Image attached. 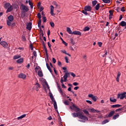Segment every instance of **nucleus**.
<instances>
[{"label": "nucleus", "instance_id": "16", "mask_svg": "<svg viewBox=\"0 0 126 126\" xmlns=\"http://www.w3.org/2000/svg\"><path fill=\"white\" fill-rule=\"evenodd\" d=\"M32 23H29V24H28L27 26V29H28V30H31L32 28Z\"/></svg>", "mask_w": 126, "mask_h": 126}, {"label": "nucleus", "instance_id": "13", "mask_svg": "<svg viewBox=\"0 0 126 126\" xmlns=\"http://www.w3.org/2000/svg\"><path fill=\"white\" fill-rule=\"evenodd\" d=\"M68 75H69V73H66L63 76L64 82H66V80L67 79Z\"/></svg>", "mask_w": 126, "mask_h": 126}, {"label": "nucleus", "instance_id": "6", "mask_svg": "<svg viewBox=\"0 0 126 126\" xmlns=\"http://www.w3.org/2000/svg\"><path fill=\"white\" fill-rule=\"evenodd\" d=\"M19 78H21L22 79L25 80L26 79L27 76L25 74H23V73H21L18 75Z\"/></svg>", "mask_w": 126, "mask_h": 126}, {"label": "nucleus", "instance_id": "55", "mask_svg": "<svg viewBox=\"0 0 126 126\" xmlns=\"http://www.w3.org/2000/svg\"><path fill=\"white\" fill-rule=\"evenodd\" d=\"M70 74L72 76H73V77H75V75L74 73H73V72H71Z\"/></svg>", "mask_w": 126, "mask_h": 126}, {"label": "nucleus", "instance_id": "23", "mask_svg": "<svg viewBox=\"0 0 126 126\" xmlns=\"http://www.w3.org/2000/svg\"><path fill=\"white\" fill-rule=\"evenodd\" d=\"M13 19H14V18L12 15H10L9 17H8V20L10 21H13Z\"/></svg>", "mask_w": 126, "mask_h": 126}, {"label": "nucleus", "instance_id": "46", "mask_svg": "<svg viewBox=\"0 0 126 126\" xmlns=\"http://www.w3.org/2000/svg\"><path fill=\"white\" fill-rule=\"evenodd\" d=\"M82 12L84 13V14H85L86 15H87V14H88L87 13V11L85 10H83Z\"/></svg>", "mask_w": 126, "mask_h": 126}, {"label": "nucleus", "instance_id": "53", "mask_svg": "<svg viewBox=\"0 0 126 126\" xmlns=\"http://www.w3.org/2000/svg\"><path fill=\"white\" fill-rule=\"evenodd\" d=\"M83 58L84 59V60H86V59H87V56H86V55H84L83 56Z\"/></svg>", "mask_w": 126, "mask_h": 126}, {"label": "nucleus", "instance_id": "1", "mask_svg": "<svg viewBox=\"0 0 126 126\" xmlns=\"http://www.w3.org/2000/svg\"><path fill=\"white\" fill-rule=\"evenodd\" d=\"M72 104V106H70V108L71 110H74V111H75V112L77 113H73L72 114L73 118H76L77 117L79 119H81V120H84V121H88V118L86 116L83 115V114H82V112H80V109L77 107V106H75V105H74L73 103Z\"/></svg>", "mask_w": 126, "mask_h": 126}, {"label": "nucleus", "instance_id": "61", "mask_svg": "<svg viewBox=\"0 0 126 126\" xmlns=\"http://www.w3.org/2000/svg\"><path fill=\"white\" fill-rule=\"evenodd\" d=\"M27 67V68H28V69H29V68L30 67V64L29 63L26 66Z\"/></svg>", "mask_w": 126, "mask_h": 126}, {"label": "nucleus", "instance_id": "21", "mask_svg": "<svg viewBox=\"0 0 126 126\" xmlns=\"http://www.w3.org/2000/svg\"><path fill=\"white\" fill-rule=\"evenodd\" d=\"M113 12L112 10L109 11V19H112L113 18Z\"/></svg>", "mask_w": 126, "mask_h": 126}, {"label": "nucleus", "instance_id": "22", "mask_svg": "<svg viewBox=\"0 0 126 126\" xmlns=\"http://www.w3.org/2000/svg\"><path fill=\"white\" fill-rule=\"evenodd\" d=\"M34 70L35 72H37V71H40V70H41V67H40V66H37L34 68Z\"/></svg>", "mask_w": 126, "mask_h": 126}, {"label": "nucleus", "instance_id": "18", "mask_svg": "<svg viewBox=\"0 0 126 126\" xmlns=\"http://www.w3.org/2000/svg\"><path fill=\"white\" fill-rule=\"evenodd\" d=\"M61 53H62L63 54H65V55H67V56H68L69 57H71L70 54L67 53L66 52V51H65V50H61Z\"/></svg>", "mask_w": 126, "mask_h": 126}, {"label": "nucleus", "instance_id": "52", "mask_svg": "<svg viewBox=\"0 0 126 126\" xmlns=\"http://www.w3.org/2000/svg\"><path fill=\"white\" fill-rule=\"evenodd\" d=\"M73 85L74 86H77V85H78V83L77 82H74L73 83Z\"/></svg>", "mask_w": 126, "mask_h": 126}, {"label": "nucleus", "instance_id": "8", "mask_svg": "<svg viewBox=\"0 0 126 126\" xmlns=\"http://www.w3.org/2000/svg\"><path fill=\"white\" fill-rule=\"evenodd\" d=\"M89 111L90 113H100V111L94 108H90Z\"/></svg>", "mask_w": 126, "mask_h": 126}, {"label": "nucleus", "instance_id": "20", "mask_svg": "<svg viewBox=\"0 0 126 126\" xmlns=\"http://www.w3.org/2000/svg\"><path fill=\"white\" fill-rule=\"evenodd\" d=\"M120 107H122V105L115 104L111 106V108H120Z\"/></svg>", "mask_w": 126, "mask_h": 126}, {"label": "nucleus", "instance_id": "12", "mask_svg": "<svg viewBox=\"0 0 126 126\" xmlns=\"http://www.w3.org/2000/svg\"><path fill=\"white\" fill-rule=\"evenodd\" d=\"M72 35H78V36H81V32L75 31L73 32Z\"/></svg>", "mask_w": 126, "mask_h": 126}, {"label": "nucleus", "instance_id": "17", "mask_svg": "<svg viewBox=\"0 0 126 126\" xmlns=\"http://www.w3.org/2000/svg\"><path fill=\"white\" fill-rule=\"evenodd\" d=\"M66 31L68 33V34H70L71 35H72V33L73 32H72V31H71V30L68 27L66 28Z\"/></svg>", "mask_w": 126, "mask_h": 126}, {"label": "nucleus", "instance_id": "43", "mask_svg": "<svg viewBox=\"0 0 126 126\" xmlns=\"http://www.w3.org/2000/svg\"><path fill=\"white\" fill-rule=\"evenodd\" d=\"M64 59L65 61V63H68L69 62H68V58H67V57H65Z\"/></svg>", "mask_w": 126, "mask_h": 126}, {"label": "nucleus", "instance_id": "51", "mask_svg": "<svg viewBox=\"0 0 126 126\" xmlns=\"http://www.w3.org/2000/svg\"><path fill=\"white\" fill-rule=\"evenodd\" d=\"M121 11H123V12L126 11V9H125V7H123L121 8Z\"/></svg>", "mask_w": 126, "mask_h": 126}, {"label": "nucleus", "instance_id": "5", "mask_svg": "<svg viewBox=\"0 0 126 126\" xmlns=\"http://www.w3.org/2000/svg\"><path fill=\"white\" fill-rule=\"evenodd\" d=\"M89 98H91L94 102H96L97 101V96H95L93 94H90L88 95Z\"/></svg>", "mask_w": 126, "mask_h": 126}, {"label": "nucleus", "instance_id": "60", "mask_svg": "<svg viewBox=\"0 0 126 126\" xmlns=\"http://www.w3.org/2000/svg\"><path fill=\"white\" fill-rule=\"evenodd\" d=\"M22 40L23 41H26V38L25 37V36L22 37Z\"/></svg>", "mask_w": 126, "mask_h": 126}, {"label": "nucleus", "instance_id": "10", "mask_svg": "<svg viewBox=\"0 0 126 126\" xmlns=\"http://www.w3.org/2000/svg\"><path fill=\"white\" fill-rule=\"evenodd\" d=\"M54 9H55V7H54V6L51 5L50 6V13L52 16H54L55 15V14L54 13Z\"/></svg>", "mask_w": 126, "mask_h": 126}, {"label": "nucleus", "instance_id": "25", "mask_svg": "<svg viewBox=\"0 0 126 126\" xmlns=\"http://www.w3.org/2000/svg\"><path fill=\"white\" fill-rule=\"evenodd\" d=\"M110 101L113 103H116V102H117V99L114 97H110Z\"/></svg>", "mask_w": 126, "mask_h": 126}, {"label": "nucleus", "instance_id": "27", "mask_svg": "<svg viewBox=\"0 0 126 126\" xmlns=\"http://www.w3.org/2000/svg\"><path fill=\"white\" fill-rule=\"evenodd\" d=\"M119 117H120V114H117L113 116V119L114 120H117V119H118V118H119Z\"/></svg>", "mask_w": 126, "mask_h": 126}, {"label": "nucleus", "instance_id": "9", "mask_svg": "<svg viewBox=\"0 0 126 126\" xmlns=\"http://www.w3.org/2000/svg\"><path fill=\"white\" fill-rule=\"evenodd\" d=\"M34 89L36 90V91H39V88H40V84L38 83H36L33 87Z\"/></svg>", "mask_w": 126, "mask_h": 126}, {"label": "nucleus", "instance_id": "39", "mask_svg": "<svg viewBox=\"0 0 126 126\" xmlns=\"http://www.w3.org/2000/svg\"><path fill=\"white\" fill-rule=\"evenodd\" d=\"M62 40V43L63 44V45H64L65 46H67V43H66L65 41H64V40H63V38H61Z\"/></svg>", "mask_w": 126, "mask_h": 126}, {"label": "nucleus", "instance_id": "44", "mask_svg": "<svg viewBox=\"0 0 126 126\" xmlns=\"http://www.w3.org/2000/svg\"><path fill=\"white\" fill-rule=\"evenodd\" d=\"M64 105H68L69 104V101H68V100H65L64 102Z\"/></svg>", "mask_w": 126, "mask_h": 126}, {"label": "nucleus", "instance_id": "24", "mask_svg": "<svg viewBox=\"0 0 126 126\" xmlns=\"http://www.w3.org/2000/svg\"><path fill=\"white\" fill-rule=\"evenodd\" d=\"M38 75L40 76V77H43V72H42V70L40 71H38L37 72Z\"/></svg>", "mask_w": 126, "mask_h": 126}, {"label": "nucleus", "instance_id": "56", "mask_svg": "<svg viewBox=\"0 0 126 126\" xmlns=\"http://www.w3.org/2000/svg\"><path fill=\"white\" fill-rule=\"evenodd\" d=\"M52 61H53V63H55L57 62V61H56V59L55 58H53Z\"/></svg>", "mask_w": 126, "mask_h": 126}, {"label": "nucleus", "instance_id": "64", "mask_svg": "<svg viewBox=\"0 0 126 126\" xmlns=\"http://www.w3.org/2000/svg\"><path fill=\"white\" fill-rule=\"evenodd\" d=\"M8 69H9V70H12L13 69V67H9Z\"/></svg>", "mask_w": 126, "mask_h": 126}, {"label": "nucleus", "instance_id": "62", "mask_svg": "<svg viewBox=\"0 0 126 126\" xmlns=\"http://www.w3.org/2000/svg\"><path fill=\"white\" fill-rule=\"evenodd\" d=\"M30 48H31L32 51H33V45L31 44L30 45Z\"/></svg>", "mask_w": 126, "mask_h": 126}, {"label": "nucleus", "instance_id": "48", "mask_svg": "<svg viewBox=\"0 0 126 126\" xmlns=\"http://www.w3.org/2000/svg\"><path fill=\"white\" fill-rule=\"evenodd\" d=\"M86 102H87V103H88L89 104H90V105H92V101H91L90 100H86Z\"/></svg>", "mask_w": 126, "mask_h": 126}, {"label": "nucleus", "instance_id": "59", "mask_svg": "<svg viewBox=\"0 0 126 126\" xmlns=\"http://www.w3.org/2000/svg\"><path fill=\"white\" fill-rule=\"evenodd\" d=\"M48 46L49 48H51V47H52V45L51 44V43H50V42H48Z\"/></svg>", "mask_w": 126, "mask_h": 126}, {"label": "nucleus", "instance_id": "35", "mask_svg": "<svg viewBox=\"0 0 126 126\" xmlns=\"http://www.w3.org/2000/svg\"><path fill=\"white\" fill-rule=\"evenodd\" d=\"M103 2H105V3H110L111 2V0H102Z\"/></svg>", "mask_w": 126, "mask_h": 126}, {"label": "nucleus", "instance_id": "63", "mask_svg": "<svg viewBox=\"0 0 126 126\" xmlns=\"http://www.w3.org/2000/svg\"><path fill=\"white\" fill-rule=\"evenodd\" d=\"M42 10H44V7H41L40 8L39 11H42Z\"/></svg>", "mask_w": 126, "mask_h": 126}, {"label": "nucleus", "instance_id": "41", "mask_svg": "<svg viewBox=\"0 0 126 126\" xmlns=\"http://www.w3.org/2000/svg\"><path fill=\"white\" fill-rule=\"evenodd\" d=\"M97 45L99 46V47H102V45H103V43L101 42H97Z\"/></svg>", "mask_w": 126, "mask_h": 126}, {"label": "nucleus", "instance_id": "50", "mask_svg": "<svg viewBox=\"0 0 126 126\" xmlns=\"http://www.w3.org/2000/svg\"><path fill=\"white\" fill-rule=\"evenodd\" d=\"M42 19L43 20V22H46V21H47V19L45 17H42Z\"/></svg>", "mask_w": 126, "mask_h": 126}, {"label": "nucleus", "instance_id": "47", "mask_svg": "<svg viewBox=\"0 0 126 126\" xmlns=\"http://www.w3.org/2000/svg\"><path fill=\"white\" fill-rule=\"evenodd\" d=\"M50 24L51 27H52V28L55 27V24H54V23L51 22L50 23Z\"/></svg>", "mask_w": 126, "mask_h": 126}, {"label": "nucleus", "instance_id": "40", "mask_svg": "<svg viewBox=\"0 0 126 126\" xmlns=\"http://www.w3.org/2000/svg\"><path fill=\"white\" fill-rule=\"evenodd\" d=\"M92 3H93V5L94 6L96 5V4H97V1L96 0L93 1Z\"/></svg>", "mask_w": 126, "mask_h": 126}, {"label": "nucleus", "instance_id": "28", "mask_svg": "<svg viewBox=\"0 0 126 126\" xmlns=\"http://www.w3.org/2000/svg\"><path fill=\"white\" fill-rule=\"evenodd\" d=\"M23 58L19 59L17 61V63H23Z\"/></svg>", "mask_w": 126, "mask_h": 126}, {"label": "nucleus", "instance_id": "36", "mask_svg": "<svg viewBox=\"0 0 126 126\" xmlns=\"http://www.w3.org/2000/svg\"><path fill=\"white\" fill-rule=\"evenodd\" d=\"M107 123H109V120H105L102 122V125H105V124H107Z\"/></svg>", "mask_w": 126, "mask_h": 126}, {"label": "nucleus", "instance_id": "19", "mask_svg": "<svg viewBox=\"0 0 126 126\" xmlns=\"http://www.w3.org/2000/svg\"><path fill=\"white\" fill-rule=\"evenodd\" d=\"M25 117H26V114H24V115H21V116L18 117L17 118V120H22V119H24V118H25Z\"/></svg>", "mask_w": 126, "mask_h": 126}, {"label": "nucleus", "instance_id": "34", "mask_svg": "<svg viewBox=\"0 0 126 126\" xmlns=\"http://www.w3.org/2000/svg\"><path fill=\"white\" fill-rule=\"evenodd\" d=\"M90 30V28L88 27H86L84 28V31L86 32V31H89Z\"/></svg>", "mask_w": 126, "mask_h": 126}, {"label": "nucleus", "instance_id": "49", "mask_svg": "<svg viewBox=\"0 0 126 126\" xmlns=\"http://www.w3.org/2000/svg\"><path fill=\"white\" fill-rule=\"evenodd\" d=\"M37 17L39 18V19H41V14L40 13L37 14Z\"/></svg>", "mask_w": 126, "mask_h": 126}, {"label": "nucleus", "instance_id": "11", "mask_svg": "<svg viewBox=\"0 0 126 126\" xmlns=\"http://www.w3.org/2000/svg\"><path fill=\"white\" fill-rule=\"evenodd\" d=\"M115 114V111L112 110L111 111L108 115H106L107 118H111V117H113V116Z\"/></svg>", "mask_w": 126, "mask_h": 126}, {"label": "nucleus", "instance_id": "2", "mask_svg": "<svg viewBox=\"0 0 126 126\" xmlns=\"http://www.w3.org/2000/svg\"><path fill=\"white\" fill-rule=\"evenodd\" d=\"M21 10H22V13L21 14L22 17H25L26 14L25 13L29 11V8L28 6H26L24 4H21L20 7Z\"/></svg>", "mask_w": 126, "mask_h": 126}, {"label": "nucleus", "instance_id": "54", "mask_svg": "<svg viewBox=\"0 0 126 126\" xmlns=\"http://www.w3.org/2000/svg\"><path fill=\"white\" fill-rule=\"evenodd\" d=\"M58 64L59 66H62V63L60 61H58Z\"/></svg>", "mask_w": 126, "mask_h": 126}, {"label": "nucleus", "instance_id": "58", "mask_svg": "<svg viewBox=\"0 0 126 126\" xmlns=\"http://www.w3.org/2000/svg\"><path fill=\"white\" fill-rule=\"evenodd\" d=\"M51 99V100L52 101V102H53V103H55V101L56 102V100H55V98L54 97H52Z\"/></svg>", "mask_w": 126, "mask_h": 126}, {"label": "nucleus", "instance_id": "29", "mask_svg": "<svg viewBox=\"0 0 126 126\" xmlns=\"http://www.w3.org/2000/svg\"><path fill=\"white\" fill-rule=\"evenodd\" d=\"M59 92L60 93H61V94L62 95V96H65V94L63 93V91H62V89H59Z\"/></svg>", "mask_w": 126, "mask_h": 126}, {"label": "nucleus", "instance_id": "30", "mask_svg": "<svg viewBox=\"0 0 126 126\" xmlns=\"http://www.w3.org/2000/svg\"><path fill=\"white\" fill-rule=\"evenodd\" d=\"M29 3L31 6V8H33V2H32V1H31V0H29Z\"/></svg>", "mask_w": 126, "mask_h": 126}, {"label": "nucleus", "instance_id": "31", "mask_svg": "<svg viewBox=\"0 0 126 126\" xmlns=\"http://www.w3.org/2000/svg\"><path fill=\"white\" fill-rule=\"evenodd\" d=\"M20 58H21V56H20V55H16L14 56L13 59L14 60H17V59H19Z\"/></svg>", "mask_w": 126, "mask_h": 126}, {"label": "nucleus", "instance_id": "4", "mask_svg": "<svg viewBox=\"0 0 126 126\" xmlns=\"http://www.w3.org/2000/svg\"><path fill=\"white\" fill-rule=\"evenodd\" d=\"M4 6L6 8H7V12H10V11L12 10V6L9 3H6Z\"/></svg>", "mask_w": 126, "mask_h": 126}, {"label": "nucleus", "instance_id": "38", "mask_svg": "<svg viewBox=\"0 0 126 126\" xmlns=\"http://www.w3.org/2000/svg\"><path fill=\"white\" fill-rule=\"evenodd\" d=\"M84 113L86 114V115H89V112H88V111H87L86 109H84L83 110Z\"/></svg>", "mask_w": 126, "mask_h": 126}, {"label": "nucleus", "instance_id": "45", "mask_svg": "<svg viewBox=\"0 0 126 126\" xmlns=\"http://www.w3.org/2000/svg\"><path fill=\"white\" fill-rule=\"evenodd\" d=\"M123 110H124V108H119L116 110V112H120V111H123Z\"/></svg>", "mask_w": 126, "mask_h": 126}, {"label": "nucleus", "instance_id": "42", "mask_svg": "<svg viewBox=\"0 0 126 126\" xmlns=\"http://www.w3.org/2000/svg\"><path fill=\"white\" fill-rule=\"evenodd\" d=\"M100 7V4H97L95 6V9L96 10H98L99 9V8Z\"/></svg>", "mask_w": 126, "mask_h": 126}, {"label": "nucleus", "instance_id": "33", "mask_svg": "<svg viewBox=\"0 0 126 126\" xmlns=\"http://www.w3.org/2000/svg\"><path fill=\"white\" fill-rule=\"evenodd\" d=\"M12 22V21H9L8 20L7 21V25H8V26H10L11 25Z\"/></svg>", "mask_w": 126, "mask_h": 126}, {"label": "nucleus", "instance_id": "57", "mask_svg": "<svg viewBox=\"0 0 126 126\" xmlns=\"http://www.w3.org/2000/svg\"><path fill=\"white\" fill-rule=\"evenodd\" d=\"M33 56H34V57H36L37 56V53L36 52V51H34L33 52Z\"/></svg>", "mask_w": 126, "mask_h": 126}, {"label": "nucleus", "instance_id": "15", "mask_svg": "<svg viewBox=\"0 0 126 126\" xmlns=\"http://www.w3.org/2000/svg\"><path fill=\"white\" fill-rule=\"evenodd\" d=\"M121 73L120 72H118V74H117V76L116 78V81H117V82H120V77L121 75Z\"/></svg>", "mask_w": 126, "mask_h": 126}, {"label": "nucleus", "instance_id": "7", "mask_svg": "<svg viewBox=\"0 0 126 126\" xmlns=\"http://www.w3.org/2000/svg\"><path fill=\"white\" fill-rule=\"evenodd\" d=\"M0 44H1L3 48H8V44L5 41H1Z\"/></svg>", "mask_w": 126, "mask_h": 126}, {"label": "nucleus", "instance_id": "3", "mask_svg": "<svg viewBox=\"0 0 126 126\" xmlns=\"http://www.w3.org/2000/svg\"><path fill=\"white\" fill-rule=\"evenodd\" d=\"M126 97V92L122 94H119L117 95L118 99H120V100H123L124 98Z\"/></svg>", "mask_w": 126, "mask_h": 126}, {"label": "nucleus", "instance_id": "32", "mask_svg": "<svg viewBox=\"0 0 126 126\" xmlns=\"http://www.w3.org/2000/svg\"><path fill=\"white\" fill-rule=\"evenodd\" d=\"M46 66H47V67L48 70H49V71L52 73V69H51V68L50 67V66H49V64H48L47 63H46Z\"/></svg>", "mask_w": 126, "mask_h": 126}, {"label": "nucleus", "instance_id": "14", "mask_svg": "<svg viewBox=\"0 0 126 126\" xmlns=\"http://www.w3.org/2000/svg\"><path fill=\"white\" fill-rule=\"evenodd\" d=\"M92 8L90 6H86L85 7V10L87 11H91Z\"/></svg>", "mask_w": 126, "mask_h": 126}, {"label": "nucleus", "instance_id": "26", "mask_svg": "<svg viewBox=\"0 0 126 126\" xmlns=\"http://www.w3.org/2000/svg\"><path fill=\"white\" fill-rule=\"evenodd\" d=\"M44 85L46 86V87L48 88V89H50V87H49V85L48 84V83H47V81H46V80H43Z\"/></svg>", "mask_w": 126, "mask_h": 126}, {"label": "nucleus", "instance_id": "37", "mask_svg": "<svg viewBox=\"0 0 126 126\" xmlns=\"http://www.w3.org/2000/svg\"><path fill=\"white\" fill-rule=\"evenodd\" d=\"M54 108L56 110H57V109H58V106L57 105V102L55 101V102L54 103Z\"/></svg>", "mask_w": 126, "mask_h": 126}]
</instances>
